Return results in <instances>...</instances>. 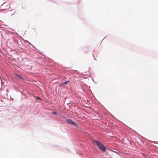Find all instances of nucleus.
<instances>
[{
  "instance_id": "nucleus-1",
  "label": "nucleus",
  "mask_w": 158,
  "mask_h": 158,
  "mask_svg": "<svg viewBox=\"0 0 158 158\" xmlns=\"http://www.w3.org/2000/svg\"><path fill=\"white\" fill-rule=\"evenodd\" d=\"M94 142L95 144L101 150L103 151H105L106 148L103 144L101 143L98 141H95Z\"/></svg>"
},
{
  "instance_id": "nucleus-7",
  "label": "nucleus",
  "mask_w": 158,
  "mask_h": 158,
  "mask_svg": "<svg viewBox=\"0 0 158 158\" xmlns=\"http://www.w3.org/2000/svg\"><path fill=\"white\" fill-rule=\"evenodd\" d=\"M28 43L29 44H30L31 45V44L29 42H28Z\"/></svg>"
},
{
  "instance_id": "nucleus-2",
  "label": "nucleus",
  "mask_w": 158,
  "mask_h": 158,
  "mask_svg": "<svg viewBox=\"0 0 158 158\" xmlns=\"http://www.w3.org/2000/svg\"><path fill=\"white\" fill-rule=\"evenodd\" d=\"M66 121L69 123L71 124L74 126H77L76 123L72 121L70 119H67L66 120Z\"/></svg>"
},
{
  "instance_id": "nucleus-6",
  "label": "nucleus",
  "mask_w": 158,
  "mask_h": 158,
  "mask_svg": "<svg viewBox=\"0 0 158 158\" xmlns=\"http://www.w3.org/2000/svg\"><path fill=\"white\" fill-rule=\"evenodd\" d=\"M36 98L37 99H39V100H41V99H40V98L39 97H37Z\"/></svg>"
},
{
  "instance_id": "nucleus-5",
  "label": "nucleus",
  "mask_w": 158,
  "mask_h": 158,
  "mask_svg": "<svg viewBox=\"0 0 158 158\" xmlns=\"http://www.w3.org/2000/svg\"><path fill=\"white\" fill-rule=\"evenodd\" d=\"M17 77H18L19 78H21V79H22V78L20 77V76L19 75H17V74H16L15 75Z\"/></svg>"
},
{
  "instance_id": "nucleus-3",
  "label": "nucleus",
  "mask_w": 158,
  "mask_h": 158,
  "mask_svg": "<svg viewBox=\"0 0 158 158\" xmlns=\"http://www.w3.org/2000/svg\"><path fill=\"white\" fill-rule=\"evenodd\" d=\"M69 82V81H66L64 82H63V84L65 85L67 84Z\"/></svg>"
},
{
  "instance_id": "nucleus-4",
  "label": "nucleus",
  "mask_w": 158,
  "mask_h": 158,
  "mask_svg": "<svg viewBox=\"0 0 158 158\" xmlns=\"http://www.w3.org/2000/svg\"><path fill=\"white\" fill-rule=\"evenodd\" d=\"M52 114H57V113L55 111L52 112Z\"/></svg>"
}]
</instances>
